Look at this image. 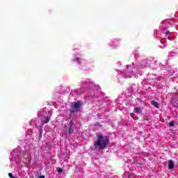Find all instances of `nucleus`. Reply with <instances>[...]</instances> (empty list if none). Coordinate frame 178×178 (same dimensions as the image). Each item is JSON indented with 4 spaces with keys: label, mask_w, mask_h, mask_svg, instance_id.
<instances>
[{
    "label": "nucleus",
    "mask_w": 178,
    "mask_h": 178,
    "mask_svg": "<svg viewBox=\"0 0 178 178\" xmlns=\"http://www.w3.org/2000/svg\"><path fill=\"white\" fill-rule=\"evenodd\" d=\"M109 144V138L108 136H104V135H98L97 139L94 142V147L95 149H105Z\"/></svg>",
    "instance_id": "nucleus-1"
},
{
    "label": "nucleus",
    "mask_w": 178,
    "mask_h": 178,
    "mask_svg": "<svg viewBox=\"0 0 178 178\" xmlns=\"http://www.w3.org/2000/svg\"><path fill=\"white\" fill-rule=\"evenodd\" d=\"M71 107L72 108L70 110L71 113H74V112H80V102H74L72 104Z\"/></svg>",
    "instance_id": "nucleus-2"
},
{
    "label": "nucleus",
    "mask_w": 178,
    "mask_h": 178,
    "mask_svg": "<svg viewBox=\"0 0 178 178\" xmlns=\"http://www.w3.org/2000/svg\"><path fill=\"white\" fill-rule=\"evenodd\" d=\"M49 120H51V118L48 116L44 117V119L41 121L42 126L47 124V123H49Z\"/></svg>",
    "instance_id": "nucleus-3"
},
{
    "label": "nucleus",
    "mask_w": 178,
    "mask_h": 178,
    "mask_svg": "<svg viewBox=\"0 0 178 178\" xmlns=\"http://www.w3.org/2000/svg\"><path fill=\"white\" fill-rule=\"evenodd\" d=\"M175 168V163H173V161L170 160L168 161V169H174Z\"/></svg>",
    "instance_id": "nucleus-4"
},
{
    "label": "nucleus",
    "mask_w": 178,
    "mask_h": 178,
    "mask_svg": "<svg viewBox=\"0 0 178 178\" xmlns=\"http://www.w3.org/2000/svg\"><path fill=\"white\" fill-rule=\"evenodd\" d=\"M141 111H143V108H141V107H136L134 108V112L135 113L140 114L141 113Z\"/></svg>",
    "instance_id": "nucleus-5"
},
{
    "label": "nucleus",
    "mask_w": 178,
    "mask_h": 178,
    "mask_svg": "<svg viewBox=\"0 0 178 178\" xmlns=\"http://www.w3.org/2000/svg\"><path fill=\"white\" fill-rule=\"evenodd\" d=\"M68 133L69 134L73 133V125H69Z\"/></svg>",
    "instance_id": "nucleus-6"
},
{
    "label": "nucleus",
    "mask_w": 178,
    "mask_h": 178,
    "mask_svg": "<svg viewBox=\"0 0 178 178\" xmlns=\"http://www.w3.org/2000/svg\"><path fill=\"white\" fill-rule=\"evenodd\" d=\"M152 105L155 106V108H158V102H155V100H153L151 102Z\"/></svg>",
    "instance_id": "nucleus-7"
},
{
    "label": "nucleus",
    "mask_w": 178,
    "mask_h": 178,
    "mask_svg": "<svg viewBox=\"0 0 178 178\" xmlns=\"http://www.w3.org/2000/svg\"><path fill=\"white\" fill-rule=\"evenodd\" d=\"M175 126V122L174 121H170L169 123V127H174Z\"/></svg>",
    "instance_id": "nucleus-8"
},
{
    "label": "nucleus",
    "mask_w": 178,
    "mask_h": 178,
    "mask_svg": "<svg viewBox=\"0 0 178 178\" xmlns=\"http://www.w3.org/2000/svg\"><path fill=\"white\" fill-rule=\"evenodd\" d=\"M57 172H58V173H62V172H63V169L58 168H57Z\"/></svg>",
    "instance_id": "nucleus-9"
},
{
    "label": "nucleus",
    "mask_w": 178,
    "mask_h": 178,
    "mask_svg": "<svg viewBox=\"0 0 178 178\" xmlns=\"http://www.w3.org/2000/svg\"><path fill=\"white\" fill-rule=\"evenodd\" d=\"M8 177H10V178H16L15 177H13V175H12V173H8Z\"/></svg>",
    "instance_id": "nucleus-10"
},
{
    "label": "nucleus",
    "mask_w": 178,
    "mask_h": 178,
    "mask_svg": "<svg viewBox=\"0 0 178 178\" xmlns=\"http://www.w3.org/2000/svg\"><path fill=\"white\" fill-rule=\"evenodd\" d=\"M74 123L73 122V120H72L70 123H69V126H73Z\"/></svg>",
    "instance_id": "nucleus-11"
},
{
    "label": "nucleus",
    "mask_w": 178,
    "mask_h": 178,
    "mask_svg": "<svg viewBox=\"0 0 178 178\" xmlns=\"http://www.w3.org/2000/svg\"><path fill=\"white\" fill-rule=\"evenodd\" d=\"M143 120H148V116H144Z\"/></svg>",
    "instance_id": "nucleus-12"
},
{
    "label": "nucleus",
    "mask_w": 178,
    "mask_h": 178,
    "mask_svg": "<svg viewBox=\"0 0 178 178\" xmlns=\"http://www.w3.org/2000/svg\"><path fill=\"white\" fill-rule=\"evenodd\" d=\"M76 60H77V62H79V63H80V59L79 58H76Z\"/></svg>",
    "instance_id": "nucleus-13"
},
{
    "label": "nucleus",
    "mask_w": 178,
    "mask_h": 178,
    "mask_svg": "<svg viewBox=\"0 0 178 178\" xmlns=\"http://www.w3.org/2000/svg\"><path fill=\"white\" fill-rule=\"evenodd\" d=\"M174 108H178L177 105H174Z\"/></svg>",
    "instance_id": "nucleus-14"
}]
</instances>
